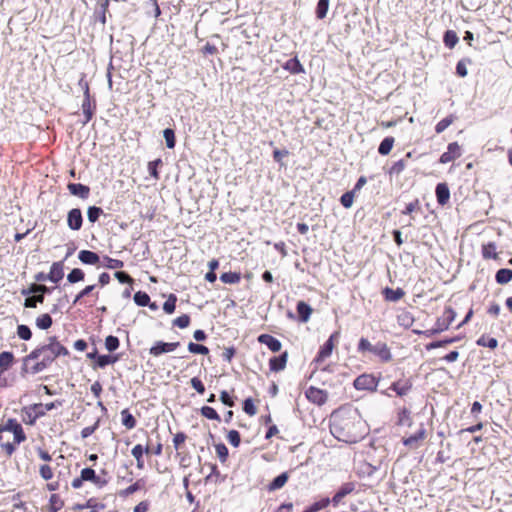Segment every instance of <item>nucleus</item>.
Instances as JSON below:
<instances>
[{
  "mask_svg": "<svg viewBox=\"0 0 512 512\" xmlns=\"http://www.w3.org/2000/svg\"><path fill=\"white\" fill-rule=\"evenodd\" d=\"M69 350L56 336L47 338V343L34 348L22 360L21 373L38 374L46 370L60 356H68Z\"/></svg>",
  "mask_w": 512,
  "mask_h": 512,
  "instance_id": "1",
  "label": "nucleus"
},
{
  "mask_svg": "<svg viewBox=\"0 0 512 512\" xmlns=\"http://www.w3.org/2000/svg\"><path fill=\"white\" fill-rule=\"evenodd\" d=\"M26 440V433L16 418L2 419L0 423V449L7 457H11L17 446Z\"/></svg>",
  "mask_w": 512,
  "mask_h": 512,
  "instance_id": "2",
  "label": "nucleus"
},
{
  "mask_svg": "<svg viewBox=\"0 0 512 512\" xmlns=\"http://www.w3.org/2000/svg\"><path fill=\"white\" fill-rule=\"evenodd\" d=\"M358 351L364 356H376L386 362L391 359V353L387 345L378 341L372 344L369 340L361 338L358 344Z\"/></svg>",
  "mask_w": 512,
  "mask_h": 512,
  "instance_id": "3",
  "label": "nucleus"
},
{
  "mask_svg": "<svg viewBox=\"0 0 512 512\" xmlns=\"http://www.w3.org/2000/svg\"><path fill=\"white\" fill-rule=\"evenodd\" d=\"M84 482H91L99 489L104 488L108 484L107 479L97 475L95 470L90 467L83 468L80 475L72 480L71 486L73 489H80Z\"/></svg>",
  "mask_w": 512,
  "mask_h": 512,
  "instance_id": "4",
  "label": "nucleus"
},
{
  "mask_svg": "<svg viewBox=\"0 0 512 512\" xmlns=\"http://www.w3.org/2000/svg\"><path fill=\"white\" fill-rule=\"evenodd\" d=\"M456 317V312L451 307H446L443 316L438 318L436 321V327L425 331L414 330V333L418 335H424L425 337H431L438 333H441L449 328Z\"/></svg>",
  "mask_w": 512,
  "mask_h": 512,
  "instance_id": "5",
  "label": "nucleus"
},
{
  "mask_svg": "<svg viewBox=\"0 0 512 512\" xmlns=\"http://www.w3.org/2000/svg\"><path fill=\"white\" fill-rule=\"evenodd\" d=\"M180 346V342H163L157 341L149 349V354L153 357H158L164 353L175 351Z\"/></svg>",
  "mask_w": 512,
  "mask_h": 512,
  "instance_id": "6",
  "label": "nucleus"
},
{
  "mask_svg": "<svg viewBox=\"0 0 512 512\" xmlns=\"http://www.w3.org/2000/svg\"><path fill=\"white\" fill-rule=\"evenodd\" d=\"M377 384L376 378L370 374H363L354 380V388L357 390L374 391Z\"/></svg>",
  "mask_w": 512,
  "mask_h": 512,
  "instance_id": "7",
  "label": "nucleus"
},
{
  "mask_svg": "<svg viewBox=\"0 0 512 512\" xmlns=\"http://www.w3.org/2000/svg\"><path fill=\"white\" fill-rule=\"evenodd\" d=\"M338 335L336 333L332 334L329 339L321 346L316 358L315 362L321 363L325 361L328 357L331 356L332 351L335 346V341H337Z\"/></svg>",
  "mask_w": 512,
  "mask_h": 512,
  "instance_id": "8",
  "label": "nucleus"
},
{
  "mask_svg": "<svg viewBox=\"0 0 512 512\" xmlns=\"http://www.w3.org/2000/svg\"><path fill=\"white\" fill-rule=\"evenodd\" d=\"M83 224L82 212L79 208L71 209L67 214V225L71 230L78 231Z\"/></svg>",
  "mask_w": 512,
  "mask_h": 512,
  "instance_id": "9",
  "label": "nucleus"
},
{
  "mask_svg": "<svg viewBox=\"0 0 512 512\" xmlns=\"http://www.w3.org/2000/svg\"><path fill=\"white\" fill-rule=\"evenodd\" d=\"M461 156V148L457 142H452L448 145L447 151L440 156V163H449Z\"/></svg>",
  "mask_w": 512,
  "mask_h": 512,
  "instance_id": "10",
  "label": "nucleus"
},
{
  "mask_svg": "<svg viewBox=\"0 0 512 512\" xmlns=\"http://www.w3.org/2000/svg\"><path fill=\"white\" fill-rule=\"evenodd\" d=\"M306 397L307 399L317 405H322L327 400V394L324 390L316 388V387H309L306 391Z\"/></svg>",
  "mask_w": 512,
  "mask_h": 512,
  "instance_id": "11",
  "label": "nucleus"
},
{
  "mask_svg": "<svg viewBox=\"0 0 512 512\" xmlns=\"http://www.w3.org/2000/svg\"><path fill=\"white\" fill-rule=\"evenodd\" d=\"M95 105L93 106L90 99V92L88 84L85 85L84 100L82 103V110L85 115L84 124H87L94 115Z\"/></svg>",
  "mask_w": 512,
  "mask_h": 512,
  "instance_id": "12",
  "label": "nucleus"
},
{
  "mask_svg": "<svg viewBox=\"0 0 512 512\" xmlns=\"http://www.w3.org/2000/svg\"><path fill=\"white\" fill-rule=\"evenodd\" d=\"M287 361L288 352L284 351L281 355L269 359V368L272 372H280L286 368Z\"/></svg>",
  "mask_w": 512,
  "mask_h": 512,
  "instance_id": "13",
  "label": "nucleus"
},
{
  "mask_svg": "<svg viewBox=\"0 0 512 512\" xmlns=\"http://www.w3.org/2000/svg\"><path fill=\"white\" fill-rule=\"evenodd\" d=\"M257 340L259 343L266 345L272 352H279L282 348L281 342L270 334H261Z\"/></svg>",
  "mask_w": 512,
  "mask_h": 512,
  "instance_id": "14",
  "label": "nucleus"
},
{
  "mask_svg": "<svg viewBox=\"0 0 512 512\" xmlns=\"http://www.w3.org/2000/svg\"><path fill=\"white\" fill-rule=\"evenodd\" d=\"M146 491V481L144 478H140L136 480L133 484L129 485L125 489L119 491V496L121 498H127L128 496L134 494L137 491Z\"/></svg>",
  "mask_w": 512,
  "mask_h": 512,
  "instance_id": "15",
  "label": "nucleus"
},
{
  "mask_svg": "<svg viewBox=\"0 0 512 512\" xmlns=\"http://www.w3.org/2000/svg\"><path fill=\"white\" fill-rule=\"evenodd\" d=\"M89 358H95V367L104 368L107 365L114 364L119 360V355H97L95 353H89Z\"/></svg>",
  "mask_w": 512,
  "mask_h": 512,
  "instance_id": "16",
  "label": "nucleus"
},
{
  "mask_svg": "<svg viewBox=\"0 0 512 512\" xmlns=\"http://www.w3.org/2000/svg\"><path fill=\"white\" fill-rule=\"evenodd\" d=\"M352 493V484L345 483L341 486V488L336 492L330 502L334 507H338L340 504L344 503L343 499Z\"/></svg>",
  "mask_w": 512,
  "mask_h": 512,
  "instance_id": "17",
  "label": "nucleus"
},
{
  "mask_svg": "<svg viewBox=\"0 0 512 512\" xmlns=\"http://www.w3.org/2000/svg\"><path fill=\"white\" fill-rule=\"evenodd\" d=\"M67 188L72 195L78 196L81 199H87L90 195V188L81 183H69Z\"/></svg>",
  "mask_w": 512,
  "mask_h": 512,
  "instance_id": "18",
  "label": "nucleus"
},
{
  "mask_svg": "<svg viewBox=\"0 0 512 512\" xmlns=\"http://www.w3.org/2000/svg\"><path fill=\"white\" fill-rule=\"evenodd\" d=\"M296 310L298 314V320L302 323L308 322L313 313L312 307L304 301H299L297 303Z\"/></svg>",
  "mask_w": 512,
  "mask_h": 512,
  "instance_id": "19",
  "label": "nucleus"
},
{
  "mask_svg": "<svg viewBox=\"0 0 512 512\" xmlns=\"http://www.w3.org/2000/svg\"><path fill=\"white\" fill-rule=\"evenodd\" d=\"M63 267V262H54L47 274L48 279L54 283H58L64 276Z\"/></svg>",
  "mask_w": 512,
  "mask_h": 512,
  "instance_id": "20",
  "label": "nucleus"
},
{
  "mask_svg": "<svg viewBox=\"0 0 512 512\" xmlns=\"http://www.w3.org/2000/svg\"><path fill=\"white\" fill-rule=\"evenodd\" d=\"M425 436H426V430L423 426H421L415 434L405 438L403 440V444L410 448H417L418 442L423 440L425 438Z\"/></svg>",
  "mask_w": 512,
  "mask_h": 512,
  "instance_id": "21",
  "label": "nucleus"
},
{
  "mask_svg": "<svg viewBox=\"0 0 512 512\" xmlns=\"http://www.w3.org/2000/svg\"><path fill=\"white\" fill-rule=\"evenodd\" d=\"M78 258L83 264L88 265H97L100 261L98 254L90 250H81Z\"/></svg>",
  "mask_w": 512,
  "mask_h": 512,
  "instance_id": "22",
  "label": "nucleus"
},
{
  "mask_svg": "<svg viewBox=\"0 0 512 512\" xmlns=\"http://www.w3.org/2000/svg\"><path fill=\"white\" fill-rule=\"evenodd\" d=\"M436 197L440 205H445L450 198V191L446 183H439L436 186Z\"/></svg>",
  "mask_w": 512,
  "mask_h": 512,
  "instance_id": "23",
  "label": "nucleus"
},
{
  "mask_svg": "<svg viewBox=\"0 0 512 512\" xmlns=\"http://www.w3.org/2000/svg\"><path fill=\"white\" fill-rule=\"evenodd\" d=\"M15 363V356L10 351L0 353V371H7Z\"/></svg>",
  "mask_w": 512,
  "mask_h": 512,
  "instance_id": "24",
  "label": "nucleus"
},
{
  "mask_svg": "<svg viewBox=\"0 0 512 512\" xmlns=\"http://www.w3.org/2000/svg\"><path fill=\"white\" fill-rule=\"evenodd\" d=\"M33 412L32 419L27 421L26 423L29 425H34L37 421V419L44 417L46 415L44 406L42 403H35L28 408Z\"/></svg>",
  "mask_w": 512,
  "mask_h": 512,
  "instance_id": "25",
  "label": "nucleus"
},
{
  "mask_svg": "<svg viewBox=\"0 0 512 512\" xmlns=\"http://www.w3.org/2000/svg\"><path fill=\"white\" fill-rule=\"evenodd\" d=\"M283 68L292 74H300L304 72V68L297 57L289 59L283 65Z\"/></svg>",
  "mask_w": 512,
  "mask_h": 512,
  "instance_id": "26",
  "label": "nucleus"
},
{
  "mask_svg": "<svg viewBox=\"0 0 512 512\" xmlns=\"http://www.w3.org/2000/svg\"><path fill=\"white\" fill-rule=\"evenodd\" d=\"M121 422L128 430L135 428L137 425L135 417L130 413L129 409L127 408L121 411Z\"/></svg>",
  "mask_w": 512,
  "mask_h": 512,
  "instance_id": "27",
  "label": "nucleus"
},
{
  "mask_svg": "<svg viewBox=\"0 0 512 512\" xmlns=\"http://www.w3.org/2000/svg\"><path fill=\"white\" fill-rule=\"evenodd\" d=\"M132 456L136 460V466L139 470L144 469V447L141 444L135 445L131 450Z\"/></svg>",
  "mask_w": 512,
  "mask_h": 512,
  "instance_id": "28",
  "label": "nucleus"
},
{
  "mask_svg": "<svg viewBox=\"0 0 512 512\" xmlns=\"http://www.w3.org/2000/svg\"><path fill=\"white\" fill-rule=\"evenodd\" d=\"M383 294L387 301L396 302L405 295V292L401 288L391 289L387 287L384 289Z\"/></svg>",
  "mask_w": 512,
  "mask_h": 512,
  "instance_id": "29",
  "label": "nucleus"
},
{
  "mask_svg": "<svg viewBox=\"0 0 512 512\" xmlns=\"http://www.w3.org/2000/svg\"><path fill=\"white\" fill-rule=\"evenodd\" d=\"M482 256L484 259H497V246L494 242H489L482 246Z\"/></svg>",
  "mask_w": 512,
  "mask_h": 512,
  "instance_id": "30",
  "label": "nucleus"
},
{
  "mask_svg": "<svg viewBox=\"0 0 512 512\" xmlns=\"http://www.w3.org/2000/svg\"><path fill=\"white\" fill-rule=\"evenodd\" d=\"M495 280L500 285L509 283L512 280V270L507 268L499 269L496 272Z\"/></svg>",
  "mask_w": 512,
  "mask_h": 512,
  "instance_id": "31",
  "label": "nucleus"
},
{
  "mask_svg": "<svg viewBox=\"0 0 512 512\" xmlns=\"http://www.w3.org/2000/svg\"><path fill=\"white\" fill-rule=\"evenodd\" d=\"M36 326L41 330L49 329L53 324V319L48 313L39 315L35 320Z\"/></svg>",
  "mask_w": 512,
  "mask_h": 512,
  "instance_id": "32",
  "label": "nucleus"
},
{
  "mask_svg": "<svg viewBox=\"0 0 512 512\" xmlns=\"http://www.w3.org/2000/svg\"><path fill=\"white\" fill-rule=\"evenodd\" d=\"M288 478H289V475L287 472L281 473L276 478H274L273 481L269 484V486H268L269 490L274 491V490L282 488L288 481Z\"/></svg>",
  "mask_w": 512,
  "mask_h": 512,
  "instance_id": "33",
  "label": "nucleus"
},
{
  "mask_svg": "<svg viewBox=\"0 0 512 512\" xmlns=\"http://www.w3.org/2000/svg\"><path fill=\"white\" fill-rule=\"evenodd\" d=\"M64 506V502L58 494H51L49 498L48 511L58 512Z\"/></svg>",
  "mask_w": 512,
  "mask_h": 512,
  "instance_id": "34",
  "label": "nucleus"
},
{
  "mask_svg": "<svg viewBox=\"0 0 512 512\" xmlns=\"http://www.w3.org/2000/svg\"><path fill=\"white\" fill-rule=\"evenodd\" d=\"M220 280L225 284H238L241 280L239 272H225L220 276Z\"/></svg>",
  "mask_w": 512,
  "mask_h": 512,
  "instance_id": "35",
  "label": "nucleus"
},
{
  "mask_svg": "<svg viewBox=\"0 0 512 512\" xmlns=\"http://www.w3.org/2000/svg\"><path fill=\"white\" fill-rule=\"evenodd\" d=\"M394 138L393 137H386L384 138L379 147H378V152L379 154L381 155H388L392 148H393V145H394Z\"/></svg>",
  "mask_w": 512,
  "mask_h": 512,
  "instance_id": "36",
  "label": "nucleus"
},
{
  "mask_svg": "<svg viewBox=\"0 0 512 512\" xmlns=\"http://www.w3.org/2000/svg\"><path fill=\"white\" fill-rule=\"evenodd\" d=\"M99 10L97 11L98 20L102 25L106 24V13L108 12L109 0L98 1Z\"/></svg>",
  "mask_w": 512,
  "mask_h": 512,
  "instance_id": "37",
  "label": "nucleus"
},
{
  "mask_svg": "<svg viewBox=\"0 0 512 512\" xmlns=\"http://www.w3.org/2000/svg\"><path fill=\"white\" fill-rule=\"evenodd\" d=\"M45 300L44 295L37 294L27 297L24 301L25 308H36L38 304H43Z\"/></svg>",
  "mask_w": 512,
  "mask_h": 512,
  "instance_id": "38",
  "label": "nucleus"
},
{
  "mask_svg": "<svg viewBox=\"0 0 512 512\" xmlns=\"http://www.w3.org/2000/svg\"><path fill=\"white\" fill-rule=\"evenodd\" d=\"M39 475L45 480L49 481L54 477V469L49 463H44L39 466Z\"/></svg>",
  "mask_w": 512,
  "mask_h": 512,
  "instance_id": "39",
  "label": "nucleus"
},
{
  "mask_svg": "<svg viewBox=\"0 0 512 512\" xmlns=\"http://www.w3.org/2000/svg\"><path fill=\"white\" fill-rule=\"evenodd\" d=\"M85 278V273L80 268H74L67 275V281L71 284L83 281Z\"/></svg>",
  "mask_w": 512,
  "mask_h": 512,
  "instance_id": "40",
  "label": "nucleus"
},
{
  "mask_svg": "<svg viewBox=\"0 0 512 512\" xmlns=\"http://www.w3.org/2000/svg\"><path fill=\"white\" fill-rule=\"evenodd\" d=\"M477 345L482 347H488L490 349H495L498 346V341L496 338L489 337L487 335H482L477 340Z\"/></svg>",
  "mask_w": 512,
  "mask_h": 512,
  "instance_id": "41",
  "label": "nucleus"
},
{
  "mask_svg": "<svg viewBox=\"0 0 512 512\" xmlns=\"http://www.w3.org/2000/svg\"><path fill=\"white\" fill-rule=\"evenodd\" d=\"M200 413L203 417L209 419V420H215V421H220L221 418L219 416V414L217 413V411L213 408V407H210V406H203L201 409H200Z\"/></svg>",
  "mask_w": 512,
  "mask_h": 512,
  "instance_id": "42",
  "label": "nucleus"
},
{
  "mask_svg": "<svg viewBox=\"0 0 512 512\" xmlns=\"http://www.w3.org/2000/svg\"><path fill=\"white\" fill-rule=\"evenodd\" d=\"M163 162L160 158L154 160V161H150L148 163V171L150 173V175L155 179V180H159L160 179V174H159V171H158V168L160 166H162Z\"/></svg>",
  "mask_w": 512,
  "mask_h": 512,
  "instance_id": "43",
  "label": "nucleus"
},
{
  "mask_svg": "<svg viewBox=\"0 0 512 512\" xmlns=\"http://www.w3.org/2000/svg\"><path fill=\"white\" fill-rule=\"evenodd\" d=\"M48 292H50L49 288L42 284H32V285H30L28 290L22 291L23 294H31L32 293L34 295H37V294L44 295L45 293H48Z\"/></svg>",
  "mask_w": 512,
  "mask_h": 512,
  "instance_id": "44",
  "label": "nucleus"
},
{
  "mask_svg": "<svg viewBox=\"0 0 512 512\" xmlns=\"http://www.w3.org/2000/svg\"><path fill=\"white\" fill-rule=\"evenodd\" d=\"M397 320L399 325L408 328L413 324L414 318L410 312L403 311L397 316Z\"/></svg>",
  "mask_w": 512,
  "mask_h": 512,
  "instance_id": "45",
  "label": "nucleus"
},
{
  "mask_svg": "<svg viewBox=\"0 0 512 512\" xmlns=\"http://www.w3.org/2000/svg\"><path fill=\"white\" fill-rule=\"evenodd\" d=\"M329 9V0H319L316 7V17L324 19Z\"/></svg>",
  "mask_w": 512,
  "mask_h": 512,
  "instance_id": "46",
  "label": "nucleus"
},
{
  "mask_svg": "<svg viewBox=\"0 0 512 512\" xmlns=\"http://www.w3.org/2000/svg\"><path fill=\"white\" fill-rule=\"evenodd\" d=\"M444 43L448 48H453L459 41V38L455 31L448 30L444 34Z\"/></svg>",
  "mask_w": 512,
  "mask_h": 512,
  "instance_id": "47",
  "label": "nucleus"
},
{
  "mask_svg": "<svg viewBox=\"0 0 512 512\" xmlns=\"http://www.w3.org/2000/svg\"><path fill=\"white\" fill-rule=\"evenodd\" d=\"M215 452L221 463H225L229 456L228 448L224 443L215 444Z\"/></svg>",
  "mask_w": 512,
  "mask_h": 512,
  "instance_id": "48",
  "label": "nucleus"
},
{
  "mask_svg": "<svg viewBox=\"0 0 512 512\" xmlns=\"http://www.w3.org/2000/svg\"><path fill=\"white\" fill-rule=\"evenodd\" d=\"M188 351L193 354H200V355H208L209 349L207 346H204L202 344H197L194 342H190L187 346Z\"/></svg>",
  "mask_w": 512,
  "mask_h": 512,
  "instance_id": "49",
  "label": "nucleus"
},
{
  "mask_svg": "<svg viewBox=\"0 0 512 512\" xmlns=\"http://www.w3.org/2000/svg\"><path fill=\"white\" fill-rule=\"evenodd\" d=\"M176 302H177V296L175 294H170L167 298V300L163 304V310L167 314L174 313L176 309Z\"/></svg>",
  "mask_w": 512,
  "mask_h": 512,
  "instance_id": "50",
  "label": "nucleus"
},
{
  "mask_svg": "<svg viewBox=\"0 0 512 512\" xmlns=\"http://www.w3.org/2000/svg\"><path fill=\"white\" fill-rule=\"evenodd\" d=\"M17 336L24 341H29L32 338L31 329L24 324H20L17 326Z\"/></svg>",
  "mask_w": 512,
  "mask_h": 512,
  "instance_id": "51",
  "label": "nucleus"
},
{
  "mask_svg": "<svg viewBox=\"0 0 512 512\" xmlns=\"http://www.w3.org/2000/svg\"><path fill=\"white\" fill-rule=\"evenodd\" d=\"M103 214V210L97 206H90L87 210V217L91 223L98 221L99 217Z\"/></svg>",
  "mask_w": 512,
  "mask_h": 512,
  "instance_id": "52",
  "label": "nucleus"
},
{
  "mask_svg": "<svg viewBox=\"0 0 512 512\" xmlns=\"http://www.w3.org/2000/svg\"><path fill=\"white\" fill-rule=\"evenodd\" d=\"M120 346V341L116 336L109 335L105 338V348L109 352L117 350Z\"/></svg>",
  "mask_w": 512,
  "mask_h": 512,
  "instance_id": "53",
  "label": "nucleus"
},
{
  "mask_svg": "<svg viewBox=\"0 0 512 512\" xmlns=\"http://www.w3.org/2000/svg\"><path fill=\"white\" fill-rule=\"evenodd\" d=\"M331 432H332V434L338 440H341V441H344V442H349V440L344 435V432H343V429H342L341 425L337 421H334L332 423V425H331Z\"/></svg>",
  "mask_w": 512,
  "mask_h": 512,
  "instance_id": "54",
  "label": "nucleus"
},
{
  "mask_svg": "<svg viewBox=\"0 0 512 512\" xmlns=\"http://www.w3.org/2000/svg\"><path fill=\"white\" fill-rule=\"evenodd\" d=\"M150 296L146 292L138 291L134 294V302L141 307L147 306Z\"/></svg>",
  "mask_w": 512,
  "mask_h": 512,
  "instance_id": "55",
  "label": "nucleus"
},
{
  "mask_svg": "<svg viewBox=\"0 0 512 512\" xmlns=\"http://www.w3.org/2000/svg\"><path fill=\"white\" fill-rule=\"evenodd\" d=\"M85 506L90 509V512H99L100 510H104L106 507L104 503L97 502L96 498H89L85 502Z\"/></svg>",
  "mask_w": 512,
  "mask_h": 512,
  "instance_id": "56",
  "label": "nucleus"
},
{
  "mask_svg": "<svg viewBox=\"0 0 512 512\" xmlns=\"http://www.w3.org/2000/svg\"><path fill=\"white\" fill-rule=\"evenodd\" d=\"M163 136L166 141V145L169 149H173L176 145L175 133L172 129L167 128L163 131Z\"/></svg>",
  "mask_w": 512,
  "mask_h": 512,
  "instance_id": "57",
  "label": "nucleus"
},
{
  "mask_svg": "<svg viewBox=\"0 0 512 512\" xmlns=\"http://www.w3.org/2000/svg\"><path fill=\"white\" fill-rule=\"evenodd\" d=\"M190 322V316L188 314H183L173 320V325L180 329H184L190 325Z\"/></svg>",
  "mask_w": 512,
  "mask_h": 512,
  "instance_id": "58",
  "label": "nucleus"
},
{
  "mask_svg": "<svg viewBox=\"0 0 512 512\" xmlns=\"http://www.w3.org/2000/svg\"><path fill=\"white\" fill-rule=\"evenodd\" d=\"M96 288L95 284L88 285L85 288H83L74 298L73 304L76 305L77 303L81 302V300L91 294L93 290Z\"/></svg>",
  "mask_w": 512,
  "mask_h": 512,
  "instance_id": "59",
  "label": "nucleus"
},
{
  "mask_svg": "<svg viewBox=\"0 0 512 512\" xmlns=\"http://www.w3.org/2000/svg\"><path fill=\"white\" fill-rule=\"evenodd\" d=\"M105 264L104 266L108 269H120L124 266L123 261L119 259H114L109 256L104 257Z\"/></svg>",
  "mask_w": 512,
  "mask_h": 512,
  "instance_id": "60",
  "label": "nucleus"
},
{
  "mask_svg": "<svg viewBox=\"0 0 512 512\" xmlns=\"http://www.w3.org/2000/svg\"><path fill=\"white\" fill-rule=\"evenodd\" d=\"M243 411L249 415V416H254L256 415L257 413V408L256 406L254 405V402L252 400V398H247L244 400L243 402Z\"/></svg>",
  "mask_w": 512,
  "mask_h": 512,
  "instance_id": "61",
  "label": "nucleus"
},
{
  "mask_svg": "<svg viewBox=\"0 0 512 512\" xmlns=\"http://www.w3.org/2000/svg\"><path fill=\"white\" fill-rule=\"evenodd\" d=\"M454 121L453 116H448L437 123L435 126L436 133L440 134L447 129Z\"/></svg>",
  "mask_w": 512,
  "mask_h": 512,
  "instance_id": "62",
  "label": "nucleus"
},
{
  "mask_svg": "<svg viewBox=\"0 0 512 512\" xmlns=\"http://www.w3.org/2000/svg\"><path fill=\"white\" fill-rule=\"evenodd\" d=\"M410 388H411L410 384H408V383L401 384L399 382L393 383L391 386V389H393L399 396L406 395L407 392L410 390Z\"/></svg>",
  "mask_w": 512,
  "mask_h": 512,
  "instance_id": "63",
  "label": "nucleus"
},
{
  "mask_svg": "<svg viewBox=\"0 0 512 512\" xmlns=\"http://www.w3.org/2000/svg\"><path fill=\"white\" fill-rule=\"evenodd\" d=\"M187 440V435L184 432H177L173 437V446L179 451Z\"/></svg>",
  "mask_w": 512,
  "mask_h": 512,
  "instance_id": "64",
  "label": "nucleus"
}]
</instances>
